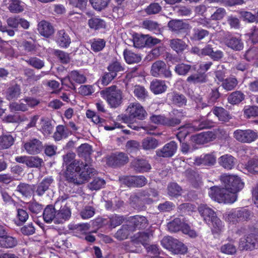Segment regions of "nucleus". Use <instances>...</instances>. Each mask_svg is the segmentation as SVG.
Returning <instances> with one entry per match:
<instances>
[{
	"instance_id": "29",
	"label": "nucleus",
	"mask_w": 258,
	"mask_h": 258,
	"mask_svg": "<svg viewBox=\"0 0 258 258\" xmlns=\"http://www.w3.org/2000/svg\"><path fill=\"white\" fill-rule=\"evenodd\" d=\"M56 211L54 208L51 206H47L43 211V217L44 220L47 223H50L52 221L55 223Z\"/></svg>"
},
{
	"instance_id": "33",
	"label": "nucleus",
	"mask_w": 258,
	"mask_h": 258,
	"mask_svg": "<svg viewBox=\"0 0 258 258\" xmlns=\"http://www.w3.org/2000/svg\"><path fill=\"white\" fill-rule=\"evenodd\" d=\"M159 145L158 141L153 137H147L143 139L142 146L144 150H150L156 148Z\"/></svg>"
},
{
	"instance_id": "56",
	"label": "nucleus",
	"mask_w": 258,
	"mask_h": 258,
	"mask_svg": "<svg viewBox=\"0 0 258 258\" xmlns=\"http://www.w3.org/2000/svg\"><path fill=\"white\" fill-rule=\"evenodd\" d=\"M247 171L251 173L258 174V158L249 160L245 165Z\"/></svg>"
},
{
	"instance_id": "62",
	"label": "nucleus",
	"mask_w": 258,
	"mask_h": 258,
	"mask_svg": "<svg viewBox=\"0 0 258 258\" xmlns=\"http://www.w3.org/2000/svg\"><path fill=\"white\" fill-rule=\"evenodd\" d=\"M220 251L224 254L232 255L236 253V248L233 244L228 243L221 246Z\"/></svg>"
},
{
	"instance_id": "5",
	"label": "nucleus",
	"mask_w": 258,
	"mask_h": 258,
	"mask_svg": "<svg viewBox=\"0 0 258 258\" xmlns=\"http://www.w3.org/2000/svg\"><path fill=\"white\" fill-rule=\"evenodd\" d=\"M104 98L112 108L118 107L122 103V93L115 86H112L102 91Z\"/></svg>"
},
{
	"instance_id": "52",
	"label": "nucleus",
	"mask_w": 258,
	"mask_h": 258,
	"mask_svg": "<svg viewBox=\"0 0 258 258\" xmlns=\"http://www.w3.org/2000/svg\"><path fill=\"white\" fill-rule=\"evenodd\" d=\"M130 227L128 225H122L114 235V237L119 240L126 239L130 234Z\"/></svg>"
},
{
	"instance_id": "32",
	"label": "nucleus",
	"mask_w": 258,
	"mask_h": 258,
	"mask_svg": "<svg viewBox=\"0 0 258 258\" xmlns=\"http://www.w3.org/2000/svg\"><path fill=\"white\" fill-rule=\"evenodd\" d=\"M131 222L134 226L137 228H145L148 225V221L144 216L136 215L133 217L131 219Z\"/></svg>"
},
{
	"instance_id": "20",
	"label": "nucleus",
	"mask_w": 258,
	"mask_h": 258,
	"mask_svg": "<svg viewBox=\"0 0 258 258\" xmlns=\"http://www.w3.org/2000/svg\"><path fill=\"white\" fill-rule=\"evenodd\" d=\"M132 164L135 170L140 173L148 172L151 169L150 164L145 159H135Z\"/></svg>"
},
{
	"instance_id": "1",
	"label": "nucleus",
	"mask_w": 258,
	"mask_h": 258,
	"mask_svg": "<svg viewBox=\"0 0 258 258\" xmlns=\"http://www.w3.org/2000/svg\"><path fill=\"white\" fill-rule=\"evenodd\" d=\"M225 188L213 186L209 189L208 194L212 199L219 203L232 204L237 198V193L244 187L240 177L233 175H223L221 177Z\"/></svg>"
},
{
	"instance_id": "4",
	"label": "nucleus",
	"mask_w": 258,
	"mask_h": 258,
	"mask_svg": "<svg viewBox=\"0 0 258 258\" xmlns=\"http://www.w3.org/2000/svg\"><path fill=\"white\" fill-rule=\"evenodd\" d=\"M250 217V211L243 208L232 209L223 214L224 220L229 224H232L247 220Z\"/></svg>"
},
{
	"instance_id": "48",
	"label": "nucleus",
	"mask_w": 258,
	"mask_h": 258,
	"mask_svg": "<svg viewBox=\"0 0 258 258\" xmlns=\"http://www.w3.org/2000/svg\"><path fill=\"white\" fill-rule=\"evenodd\" d=\"M9 108L11 112L26 111L28 109L27 105L22 99L19 102H12L10 104Z\"/></svg>"
},
{
	"instance_id": "58",
	"label": "nucleus",
	"mask_w": 258,
	"mask_h": 258,
	"mask_svg": "<svg viewBox=\"0 0 258 258\" xmlns=\"http://www.w3.org/2000/svg\"><path fill=\"white\" fill-rule=\"evenodd\" d=\"M176 240L170 236H165L161 240V243L163 247L171 251Z\"/></svg>"
},
{
	"instance_id": "2",
	"label": "nucleus",
	"mask_w": 258,
	"mask_h": 258,
	"mask_svg": "<svg viewBox=\"0 0 258 258\" xmlns=\"http://www.w3.org/2000/svg\"><path fill=\"white\" fill-rule=\"evenodd\" d=\"M75 157L72 152L63 156V165L66 167L64 176L69 182L81 184L94 175L96 170L82 161L75 159Z\"/></svg>"
},
{
	"instance_id": "16",
	"label": "nucleus",
	"mask_w": 258,
	"mask_h": 258,
	"mask_svg": "<svg viewBox=\"0 0 258 258\" xmlns=\"http://www.w3.org/2000/svg\"><path fill=\"white\" fill-rule=\"evenodd\" d=\"M168 27L172 31L176 33L185 32L190 29V26L188 23L183 22L181 20H172L168 24Z\"/></svg>"
},
{
	"instance_id": "25",
	"label": "nucleus",
	"mask_w": 258,
	"mask_h": 258,
	"mask_svg": "<svg viewBox=\"0 0 258 258\" xmlns=\"http://www.w3.org/2000/svg\"><path fill=\"white\" fill-rule=\"evenodd\" d=\"M9 4V9L12 13H18L24 10V5L19 0H4V5Z\"/></svg>"
},
{
	"instance_id": "18",
	"label": "nucleus",
	"mask_w": 258,
	"mask_h": 258,
	"mask_svg": "<svg viewBox=\"0 0 258 258\" xmlns=\"http://www.w3.org/2000/svg\"><path fill=\"white\" fill-rule=\"evenodd\" d=\"M218 162L224 169L230 170L234 167L236 159L230 154H225L218 158Z\"/></svg>"
},
{
	"instance_id": "45",
	"label": "nucleus",
	"mask_w": 258,
	"mask_h": 258,
	"mask_svg": "<svg viewBox=\"0 0 258 258\" xmlns=\"http://www.w3.org/2000/svg\"><path fill=\"white\" fill-rule=\"evenodd\" d=\"M88 25L90 28L98 30L105 27V22L102 19L93 18L88 21Z\"/></svg>"
},
{
	"instance_id": "15",
	"label": "nucleus",
	"mask_w": 258,
	"mask_h": 258,
	"mask_svg": "<svg viewBox=\"0 0 258 258\" xmlns=\"http://www.w3.org/2000/svg\"><path fill=\"white\" fill-rule=\"evenodd\" d=\"M216 157L213 154L202 155L195 159V164L202 166H211L216 163Z\"/></svg>"
},
{
	"instance_id": "7",
	"label": "nucleus",
	"mask_w": 258,
	"mask_h": 258,
	"mask_svg": "<svg viewBox=\"0 0 258 258\" xmlns=\"http://www.w3.org/2000/svg\"><path fill=\"white\" fill-rule=\"evenodd\" d=\"M126 112L128 114V117L124 116L122 117L123 121L125 123L128 122V118L143 120L147 114L144 107L137 102L131 103L126 109Z\"/></svg>"
},
{
	"instance_id": "44",
	"label": "nucleus",
	"mask_w": 258,
	"mask_h": 258,
	"mask_svg": "<svg viewBox=\"0 0 258 258\" xmlns=\"http://www.w3.org/2000/svg\"><path fill=\"white\" fill-rule=\"evenodd\" d=\"M185 223L181 222L180 219L176 218L168 223L167 227L168 230L172 232H175L180 230L182 231L183 225Z\"/></svg>"
},
{
	"instance_id": "3",
	"label": "nucleus",
	"mask_w": 258,
	"mask_h": 258,
	"mask_svg": "<svg viewBox=\"0 0 258 258\" xmlns=\"http://www.w3.org/2000/svg\"><path fill=\"white\" fill-rule=\"evenodd\" d=\"M198 211L203 220L212 227L214 232L218 233L223 230L224 225L222 222L212 208L207 205L201 204L198 207Z\"/></svg>"
},
{
	"instance_id": "12",
	"label": "nucleus",
	"mask_w": 258,
	"mask_h": 258,
	"mask_svg": "<svg viewBox=\"0 0 258 258\" xmlns=\"http://www.w3.org/2000/svg\"><path fill=\"white\" fill-rule=\"evenodd\" d=\"M224 42L227 46L235 51H240L243 48V43L240 36L227 34Z\"/></svg>"
},
{
	"instance_id": "57",
	"label": "nucleus",
	"mask_w": 258,
	"mask_h": 258,
	"mask_svg": "<svg viewBox=\"0 0 258 258\" xmlns=\"http://www.w3.org/2000/svg\"><path fill=\"white\" fill-rule=\"evenodd\" d=\"M191 69V66L185 63H180L176 65L174 71L176 73L180 76L186 75Z\"/></svg>"
},
{
	"instance_id": "11",
	"label": "nucleus",
	"mask_w": 258,
	"mask_h": 258,
	"mask_svg": "<svg viewBox=\"0 0 258 258\" xmlns=\"http://www.w3.org/2000/svg\"><path fill=\"white\" fill-rule=\"evenodd\" d=\"M239 248L241 250H252L258 247V239L253 234L242 237L239 242Z\"/></svg>"
},
{
	"instance_id": "55",
	"label": "nucleus",
	"mask_w": 258,
	"mask_h": 258,
	"mask_svg": "<svg viewBox=\"0 0 258 258\" xmlns=\"http://www.w3.org/2000/svg\"><path fill=\"white\" fill-rule=\"evenodd\" d=\"M187 247L176 239L171 252L174 254H184L187 252Z\"/></svg>"
},
{
	"instance_id": "13",
	"label": "nucleus",
	"mask_w": 258,
	"mask_h": 258,
	"mask_svg": "<svg viewBox=\"0 0 258 258\" xmlns=\"http://www.w3.org/2000/svg\"><path fill=\"white\" fill-rule=\"evenodd\" d=\"M177 149V144L171 141L166 144L162 148L156 151V155L159 157H171L175 153Z\"/></svg>"
},
{
	"instance_id": "53",
	"label": "nucleus",
	"mask_w": 258,
	"mask_h": 258,
	"mask_svg": "<svg viewBox=\"0 0 258 258\" xmlns=\"http://www.w3.org/2000/svg\"><path fill=\"white\" fill-rule=\"evenodd\" d=\"M41 131L43 134L47 136L51 134L53 131V126L51 124L44 118L41 119Z\"/></svg>"
},
{
	"instance_id": "46",
	"label": "nucleus",
	"mask_w": 258,
	"mask_h": 258,
	"mask_svg": "<svg viewBox=\"0 0 258 258\" xmlns=\"http://www.w3.org/2000/svg\"><path fill=\"white\" fill-rule=\"evenodd\" d=\"M124 218L123 216H119L116 214L112 215L108 217L107 224L112 228H115L120 225L123 221Z\"/></svg>"
},
{
	"instance_id": "21",
	"label": "nucleus",
	"mask_w": 258,
	"mask_h": 258,
	"mask_svg": "<svg viewBox=\"0 0 258 258\" xmlns=\"http://www.w3.org/2000/svg\"><path fill=\"white\" fill-rule=\"evenodd\" d=\"M216 138L215 134L212 132H203L194 137V141L200 144H204L213 141Z\"/></svg>"
},
{
	"instance_id": "22",
	"label": "nucleus",
	"mask_w": 258,
	"mask_h": 258,
	"mask_svg": "<svg viewBox=\"0 0 258 258\" xmlns=\"http://www.w3.org/2000/svg\"><path fill=\"white\" fill-rule=\"evenodd\" d=\"M57 44L61 47H68L71 43V38L63 30L57 32L55 36Z\"/></svg>"
},
{
	"instance_id": "31",
	"label": "nucleus",
	"mask_w": 258,
	"mask_h": 258,
	"mask_svg": "<svg viewBox=\"0 0 258 258\" xmlns=\"http://www.w3.org/2000/svg\"><path fill=\"white\" fill-rule=\"evenodd\" d=\"M123 55L124 58L127 63H138L141 60V57L139 55L135 53L128 49L124 50Z\"/></svg>"
},
{
	"instance_id": "35",
	"label": "nucleus",
	"mask_w": 258,
	"mask_h": 258,
	"mask_svg": "<svg viewBox=\"0 0 258 258\" xmlns=\"http://www.w3.org/2000/svg\"><path fill=\"white\" fill-rule=\"evenodd\" d=\"M14 138L10 134L0 136V149L9 148L14 144Z\"/></svg>"
},
{
	"instance_id": "9",
	"label": "nucleus",
	"mask_w": 258,
	"mask_h": 258,
	"mask_svg": "<svg viewBox=\"0 0 258 258\" xmlns=\"http://www.w3.org/2000/svg\"><path fill=\"white\" fill-rule=\"evenodd\" d=\"M233 137L242 143H251L258 138L257 133L250 129L236 130L233 133Z\"/></svg>"
},
{
	"instance_id": "49",
	"label": "nucleus",
	"mask_w": 258,
	"mask_h": 258,
	"mask_svg": "<svg viewBox=\"0 0 258 258\" xmlns=\"http://www.w3.org/2000/svg\"><path fill=\"white\" fill-rule=\"evenodd\" d=\"M147 35L136 34L133 36V43L135 47L141 48L146 45V37Z\"/></svg>"
},
{
	"instance_id": "61",
	"label": "nucleus",
	"mask_w": 258,
	"mask_h": 258,
	"mask_svg": "<svg viewBox=\"0 0 258 258\" xmlns=\"http://www.w3.org/2000/svg\"><path fill=\"white\" fill-rule=\"evenodd\" d=\"M220 94L217 89L212 90L208 98V104L203 103L202 107L204 108L208 105L213 104L219 98Z\"/></svg>"
},
{
	"instance_id": "8",
	"label": "nucleus",
	"mask_w": 258,
	"mask_h": 258,
	"mask_svg": "<svg viewBox=\"0 0 258 258\" xmlns=\"http://www.w3.org/2000/svg\"><path fill=\"white\" fill-rule=\"evenodd\" d=\"M214 126V122L209 119H202L194 121L191 124H187L181 130L182 136H186L190 131H199L204 128H210Z\"/></svg>"
},
{
	"instance_id": "54",
	"label": "nucleus",
	"mask_w": 258,
	"mask_h": 258,
	"mask_svg": "<svg viewBox=\"0 0 258 258\" xmlns=\"http://www.w3.org/2000/svg\"><path fill=\"white\" fill-rule=\"evenodd\" d=\"M134 93L135 96L138 98V99L142 100H145L148 96V92L145 88L140 85H136L135 86Z\"/></svg>"
},
{
	"instance_id": "30",
	"label": "nucleus",
	"mask_w": 258,
	"mask_h": 258,
	"mask_svg": "<svg viewBox=\"0 0 258 258\" xmlns=\"http://www.w3.org/2000/svg\"><path fill=\"white\" fill-rule=\"evenodd\" d=\"M170 45L171 47L177 53L182 52L187 47V45L185 42L180 39L171 40Z\"/></svg>"
},
{
	"instance_id": "17",
	"label": "nucleus",
	"mask_w": 258,
	"mask_h": 258,
	"mask_svg": "<svg viewBox=\"0 0 258 258\" xmlns=\"http://www.w3.org/2000/svg\"><path fill=\"white\" fill-rule=\"evenodd\" d=\"M55 223L60 224L68 220L71 216L70 209L66 205L61 206L60 209L56 212Z\"/></svg>"
},
{
	"instance_id": "51",
	"label": "nucleus",
	"mask_w": 258,
	"mask_h": 258,
	"mask_svg": "<svg viewBox=\"0 0 258 258\" xmlns=\"http://www.w3.org/2000/svg\"><path fill=\"white\" fill-rule=\"evenodd\" d=\"M70 77L74 82L78 84H83L86 82V76L80 72L73 71L70 73Z\"/></svg>"
},
{
	"instance_id": "37",
	"label": "nucleus",
	"mask_w": 258,
	"mask_h": 258,
	"mask_svg": "<svg viewBox=\"0 0 258 258\" xmlns=\"http://www.w3.org/2000/svg\"><path fill=\"white\" fill-rule=\"evenodd\" d=\"M213 113L220 120L226 121L230 118L229 115L225 109L221 107H215L213 110Z\"/></svg>"
},
{
	"instance_id": "50",
	"label": "nucleus",
	"mask_w": 258,
	"mask_h": 258,
	"mask_svg": "<svg viewBox=\"0 0 258 258\" xmlns=\"http://www.w3.org/2000/svg\"><path fill=\"white\" fill-rule=\"evenodd\" d=\"M238 82L234 77H230L225 79L222 82V86L227 91H231L237 85Z\"/></svg>"
},
{
	"instance_id": "36",
	"label": "nucleus",
	"mask_w": 258,
	"mask_h": 258,
	"mask_svg": "<svg viewBox=\"0 0 258 258\" xmlns=\"http://www.w3.org/2000/svg\"><path fill=\"white\" fill-rule=\"evenodd\" d=\"M91 49L94 52L102 50L105 46L106 42L103 39L94 38L90 40Z\"/></svg>"
},
{
	"instance_id": "34",
	"label": "nucleus",
	"mask_w": 258,
	"mask_h": 258,
	"mask_svg": "<svg viewBox=\"0 0 258 258\" xmlns=\"http://www.w3.org/2000/svg\"><path fill=\"white\" fill-rule=\"evenodd\" d=\"M69 135V132L62 125H59L56 126V131L53 134V138L55 141H60L63 138H66Z\"/></svg>"
},
{
	"instance_id": "64",
	"label": "nucleus",
	"mask_w": 258,
	"mask_h": 258,
	"mask_svg": "<svg viewBox=\"0 0 258 258\" xmlns=\"http://www.w3.org/2000/svg\"><path fill=\"white\" fill-rule=\"evenodd\" d=\"M78 153L81 157H85L90 154L91 147L88 144H83L77 149Z\"/></svg>"
},
{
	"instance_id": "42",
	"label": "nucleus",
	"mask_w": 258,
	"mask_h": 258,
	"mask_svg": "<svg viewBox=\"0 0 258 258\" xmlns=\"http://www.w3.org/2000/svg\"><path fill=\"white\" fill-rule=\"evenodd\" d=\"M143 28L157 33L160 30L159 24L155 21L151 20H145L142 24Z\"/></svg>"
},
{
	"instance_id": "63",
	"label": "nucleus",
	"mask_w": 258,
	"mask_h": 258,
	"mask_svg": "<svg viewBox=\"0 0 258 258\" xmlns=\"http://www.w3.org/2000/svg\"><path fill=\"white\" fill-rule=\"evenodd\" d=\"M26 61L29 64L37 69H41L44 66V61L36 57H31Z\"/></svg>"
},
{
	"instance_id": "23",
	"label": "nucleus",
	"mask_w": 258,
	"mask_h": 258,
	"mask_svg": "<svg viewBox=\"0 0 258 258\" xmlns=\"http://www.w3.org/2000/svg\"><path fill=\"white\" fill-rule=\"evenodd\" d=\"M38 30L39 33L45 37H48L54 32V29L52 26L45 21H42L38 25Z\"/></svg>"
},
{
	"instance_id": "10",
	"label": "nucleus",
	"mask_w": 258,
	"mask_h": 258,
	"mask_svg": "<svg viewBox=\"0 0 258 258\" xmlns=\"http://www.w3.org/2000/svg\"><path fill=\"white\" fill-rule=\"evenodd\" d=\"M151 74L155 77L164 76L168 78L171 76V73L167 68L166 64L161 60H157L152 64Z\"/></svg>"
},
{
	"instance_id": "59",
	"label": "nucleus",
	"mask_w": 258,
	"mask_h": 258,
	"mask_svg": "<svg viewBox=\"0 0 258 258\" xmlns=\"http://www.w3.org/2000/svg\"><path fill=\"white\" fill-rule=\"evenodd\" d=\"M244 114L247 118L258 116V107L246 106L244 108Z\"/></svg>"
},
{
	"instance_id": "24",
	"label": "nucleus",
	"mask_w": 258,
	"mask_h": 258,
	"mask_svg": "<svg viewBox=\"0 0 258 258\" xmlns=\"http://www.w3.org/2000/svg\"><path fill=\"white\" fill-rule=\"evenodd\" d=\"M150 88L154 94H159L164 92L167 86L164 81L154 79L151 83Z\"/></svg>"
},
{
	"instance_id": "41",
	"label": "nucleus",
	"mask_w": 258,
	"mask_h": 258,
	"mask_svg": "<svg viewBox=\"0 0 258 258\" xmlns=\"http://www.w3.org/2000/svg\"><path fill=\"white\" fill-rule=\"evenodd\" d=\"M15 223L18 226H20L24 223L28 219L29 215L27 211L22 209L18 208Z\"/></svg>"
},
{
	"instance_id": "47",
	"label": "nucleus",
	"mask_w": 258,
	"mask_h": 258,
	"mask_svg": "<svg viewBox=\"0 0 258 258\" xmlns=\"http://www.w3.org/2000/svg\"><path fill=\"white\" fill-rule=\"evenodd\" d=\"M182 189L176 183H171L168 186V194L173 197H177L181 195Z\"/></svg>"
},
{
	"instance_id": "38",
	"label": "nucleus",
	"mask_w": 258,
	"mask_h": 258,
	"mask_svg": "<svg viewBox=\"0 0 258 258\" xmlns=\"http://www.w3.org/2000/svg\"><path fill=\"white\" fill-rule=\"evenodd\" d=\"M186 81L190 83H203L207 81V75L205 73H199L190 75Z\"/></svg>"
},
{
	"instance_id": "6",
	"label": "nucleus",
	"mask_w": 258,
	"mask_h": 258,
	"mask_svg": "<svg viewBox=\"0 0 258 258\" xmlns=\"http://www.w3.org/2000/svg\"><path fill=\"white\" fill-rule=\"evenodd\" d=\"M173 114L176 116V117L167 118L161 115H153L150 117V120L152 122L157 124L174 126L180 123L183 115L181 112L178 110L174 111Z\"/></svg>"
},
{
	"instance_id": "60",
	"label": "nucleus",
	"mask_w": 258,
	"mask_h": 258,
	"mask_svg": "<svg viewBox=\"0 0 258 258\" xmlns=\"http://www.w3.org/2000/svg\"><path fill=\"white\" fill-rule=\"evenodd\" d=\"M79 93L82 96H89L92 95L95 89L93 85H81L78 89Z\"/></svg>"
},
{
	"instance_id": "39",
	"label": "nucleus",
	"mask_w": 258,
	"mask_h": 258,
	"mask_svg": "<svg viewBox=\"0 0 258 258\" xmlns=\"http://www.w3.org/2000/svg\"><path fill=\"white\" fill-rule=\"evenodd\" d=\"M152 234L149 232H139L134 236L135 240L141 243L144 246H146L148 244Z\"/></svg>"
},
{
	"instance_id": "28",
	"label": "nucleus",
	"mask_w": 258,
	"mask_h": 258,
	"mask_svg": "<svg viewBox=\"0 0 258 258\" xmlns=\"http://www.w3.org/2000/svg\"><path fill=\"white\" fill-rule=\"evenodd\" d=\"M21 93L20 87L18 85L10 86L6 92V98L9 100H15L19 97Z\"/></svg>"
},
{
	"instance_id": "27",
	"label": "nucleus",
	"mask_w": 258,
	"mask_h": 258,
	"mask_svg": "<svg viewBox=\"0 0 258 258\" xmlns=\"http://www.w3.org/2000/svg\"><path fill=\"white\" fill-rule=\"evenodd\" d=\"M209 32L205 29L194 28L190 34V39L193 41H200L208 36Z\"/></svg>"
},
{
	"instance_id": "40",
	"label": "nucleus",
	"mask_w": 258,
	"mask_h": 258,
	"mask_svg": "<svg viewBox=\"0 0 258 258\" xmlns=\"http://www.w3.org/2000/svg\"><path fill=\"white\" fill-rule=\"evenodd\" d=\"M17 243L16 238L10 236L6 235L2 239H0V245L7 248L15 247Z\"/></svg>"
},
{
	"instance_id": "19",
	"label": "nucleus",
	"mask_w": 258,
	"mask_h": 258,
	"mask_svg": "<svg viewBox=\"0 0 258 258\" xmlns=\"http://www.w3.org/2000/svg\"><path fill=\"white\" fill-rule=\"evenodd\" d=\"M128 161L127 155L124 153L112 154L108 158V162L112 165H121L126 163Z\"/></svg>"
},
{
	"instance_id": "26",
	"label": "nucleus",
	"mask_w": 258,
	"mask_h": 258,
	"mask_svg": "<svg viewBox=\"0 0 258 258\" xmlns=\"http://www.w3.org/2000/svg\"><path fill=\"white\" fill-rule=\"evenodd\" d=\"M34 185L21 183L17 187L16 190L25 197H31L34 193Z\"/></svg>"
},
{
	"instance_id": "43",
	"label": "nucleus",
	"mask_w": 258,
	"mask_h": 258,
	"mask_svg": "<svg viewBox=\"0 0 258 258\" xmlns=\"http://www.w3.org/2000/svg\"><path fill=\"white\" fill-rule=\"evenodd\" d=\"M245 95L240 91H236L232 93L228 98V102L232 104L239 103L244 99Z\"/></svg>"
},
{
	"instance_id": "14",
	"label": "nucleus",
	"mask_w": 258,
	"mask_h": 258,
	"mask_svg": "<svg viewBox=\"0 0 258 258\" xmlns=\"http://www.w3.org/2000/svg\"><path fill=\"white\" fill-rule=\"evenodd\" d=\"M23 147L28 154L35 155L39 153L41 151L42 144L39 140L33 139L25 143Z\"/></svg>"
}]
</instances>
